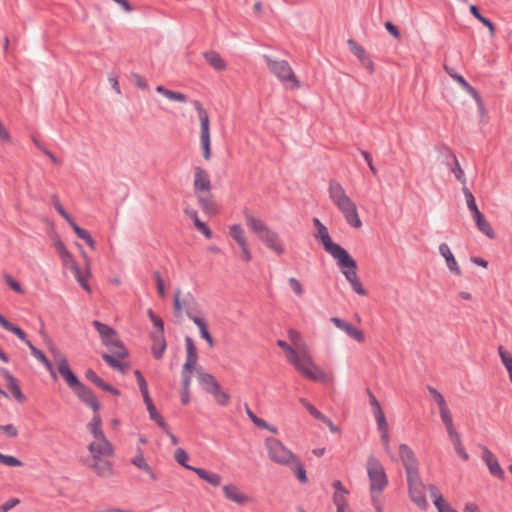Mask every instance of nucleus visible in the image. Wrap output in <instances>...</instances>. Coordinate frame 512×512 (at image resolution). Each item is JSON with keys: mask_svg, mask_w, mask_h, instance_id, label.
<instances>
[{"mask_svg": "<svg viewBox=\"0 0 512 512\" xmlns=\"http://www.w3.org/2000/svg\"><path fill=\"white\" fill-rule=\"evenodd\" d=\"M342 272L347 279V281L350 283L352 290L357 293L358 295L365 296L367 294L366 289L363 287L360 279L357 276L356 269H357V263L355 262V268H341Z\"/></svg>", "mask_w": 512, "mask_h": 512, "instance_id": "f3484780", "label": "nucleus"}, {"mask_svg": "<svg viewBox=\"0 0 512 512\" xmlns=\"http://www.w3.org/2000/svg\"><path fill=\"white\" fill-rule=\"evenodd\" d=\"M173 307L175 317L177 318L182 317L183 310L192 321L193 318H200L198 315H196L200 312V305L190 292L184 295L183 299H181L180 289L176 290L173 296Z\"/></svg>", "mask_w": 512, "mask_h": 512, "instance_id": "0eeeda50", "label": "nucleus"}, {"mask_svg": "<svg viewBox=\"0 0 512 512\" xmlns=\"http://www.w3.org/2000/svg\"><path fill=\"white\" fill-rule=\"evenodd\" d=\"M245 410H246V413L248 415V417L250 418V420L256 425L258 426L259 428H268V423L262 419V418H259L257 417L253 412L252 410L250 409V407L248 406V404H245Z\"/></svg>", "mask_w": 512, "mask_h": 512, "instance_id": "e2e57ef3", "label": "nucleus"}, {"mask_svg": "<svg viewBox=\"0 0 512 512\" xmlns=\"http://www.w3.org/2000/svg\"><path fill=\"white\" fill-rule=\"evenodd\" d=\"M477 228L488 238L494 239L496 237L494 229L490 223L486 220L482 212H478L472 216Z\"/></svg>", "mask_w": 512, "mask_h": 512, "instance_id": "b1692460", "label": "nucleus"}, {"mask_svg": "<svg viewBox=\"0 0 512 512\" xmlns=\"http://www.w3.org/2000/svg\"><path fill=\"white\" fill-rule=\"evenodd\" d=\"M346 493H334L333 502L337 507L336 512H342L344 509H348V504L345 498Z\"/></svg>", "mask_w": 512, "mask_h": 512, "instance_id": "bf43d9fd", "label": "nucleus"}, {"mask_svg": "<svg viewBox=\"0 0 512 512\" xmlns=\"http://www.w3.org/2000/svg\"><path fill=\"white\" fill-rule=\"evenodd\" d=\"M185 214L193 220V223L195 225V227L204 234V236L207 238V239H210L212 237V231L211 229L206 225V223L202 222L199 218H198V214H197V211L194 210V209H190V208H186L184 210Z\"/></svg>", "mask_w": 512, "mask_h": 512, "instance_id": "a878e982", "label": "nucleus"}, {"mask_svg": "<svg viewBox=\"0 0 512 512\" xmlns=\"http://www.w3.org/2000/svg\"><path fill=\"white\" fill-rule=\"evenodd\" d=\"M313 225L316 228L315 239L319 240L324 250L337 260L340 268H355V260L346 249L332 241L328 228L317 218H313Z\"/></svg>", "mask_w": 512, "mask_h": 512, "instance_id": "f03ea898", "label": "nucleus"}, {"mask_svg": "<svg viewBox=\"0 0 512 512\" xmlns=\"http://www.w3.org/2000/svg\"><path fill=\"white\" fill-rule=\"evenodd\" d=\"M0 464L9 466V467H21L23 466V462L11 455H4L0 453Z\"/></svg>", "mask_w": 512, "mask_h": 512, "instance_id": "864d4df0", "label": "nucleus"}, {"mask_svg": "<svg viewBox=\"0 0 512 512\" xmlns=\"http://www.w3.org/2000/svg\"><path fill=\"white\" fill-rule=\"evenodd\" d=\"M349 49L358 58L361 64L369 70L370 73L374 71V64L366 50L353 39L347 41Z\"/></svg>", "mask_w": 512, "mask_h": 512, "instance_id": "2eb2a0df", "label": "nucleus"}, {"mask_svg": "<svg viewBox=\"0 0 512 512\" xmlns=\"http://www.w3.org/2000/svg\"><path fill=\"white\" fill-rule=\"evenodd\" d=\"M85 377L88 381L92 382L98 388L103 389L106 382L97 375V373L92 369H87L85 372Z\"/></svg>", "mask_w": 512, "mask_h": 512, "instance_id": "603ef678", "label": "nucleus"}, {"mask_svg": "<svg viewBox=\"0 0 512 512\" xmlns=\"http://www.w3.org/2000/svg\"><path fill=\"white\" fill-rule=\"evenodd\" d=\"M469 11L479 22H481L484 26H486L489 29L491 36H493L495 34V26H494L493 22L490 19L484 17L480 13V10L476 5H474V4L470 5Z\"/></svg>", "mask_w": 512, "mask_h": 512, "instance_id": "e433bc0d", "label": "nucleus"}, {"mask_svg": "<svg viewBox=\"0 0 512 512\" xmlns=\"http://www.w3.org/2000/svg\"><path fill=\"white\" fill-rule=\"evenodd\" d=\"M498 354L507 372L512 371V355L503 346L498 347Z\"/></svg>", "mask_w": 512, "mask_h": 512, "instance_id": "8fccbe9b", "label": "nucleus"}, {"mask_svg": "<svg viewBox=\"0 0 512 512\" xmlns=\"http://www.w3.org/2000/svg\"><path fill=\"white\" fill-rule=\"evenodd\" d=\"M55 249L65 263L70 262L72 264L73 261H75L73 255L67 250L65 244L61 240L55 242Z\"/></svg>", "mask_w": 512, "mask_h": 512, "instance_id": "49530a36", "label": "nucleus"}, {"mask_svg": "<svg viewBox=\"0 0 512 512\" xmlns=\"http://www.w3.org/2000/svg\"><path fill=\"white\" fill-rule=\"evenodd\" d=\"M448 437H449V440L451 441V443L454 446V450H455L456 454L463 461H468L469 460V454L466 452V450H465V448H464V446L462 444V441H461L459 433L457 431H454V432L448 434Z\"/></svg>", "mask_w": 512, "mask_h": 512, "instance_id": "c756f323", "label": "nucleus"}, {"mask_svg": "<svg viewBox=\"0 0 512 512\" xmlns=\"http://www.w3.org/2000/svg\"><path fill=\"white\" fill-rule=\"evenodd\" d=\"M374 417L377 422L378 430H383L385 427H388V423L382 408H377L373 411Z\"/></svg>", "mask_w": 512, "mask_h": 512, "instance_id": "680f3d73", "label": "nucleus"}, {"mask_svg": "<svg viewBox=\"0 0 512 512\" xmlns=\"http://www.w3.org/2000/svg\"><path fill=\"white\" fill-rule=\"evenodd\" d=\"M147 410L149 412L151 420L155 421L160 428H166L167 423L164 420V418L160 415V413L156 410L155 405L149 407Z\"/></svg>", "mask_w": 512, "mask_h": 512, "instance_id": "4d7b16f0", "label": "nucleus"}, {"mask_svg": "<svg viewBox=\"0 0 512 512\" xmlns=\"http://www.w3.org/2000/svg\"><path fill=\"white\" fill-rule=\"evenodd\" d=\"M197 374L199 384L208 394L213 393V391L220 385L212 374L204 372L202 368L197 369Z\"/></svg>", "mask_w": 512, "mask_h": 512, "instance_id": "412c9836", "label": "nucleus"}, {"mask_svg": "<svg viewBox=\"0 0 512 512\" xmlns=\"http://www.w3.org/2000/svg\"><path fill=\"white\" fill-rule=\"evenodd\" d=\"M73 392L80 399V401L89 406L93 412L100 410L101 405L96 395L89 387L82 383L77 387V389H74Z\"/></svg>", "mask_w": 512, "mask_h": 512, "instance_id": "ddd939ff", "label": "nucleus"}, {"mask_svg": "<svg viewBox=\"0 0 512 512\" xmlns=\"http://www.w3.org/2000/svg\"><path fill=\"white\" fill-rule=\"evenodd\" d=\"M110 350L109 353H103L102 359L113 369L125 373L128 369V365L126 363H122L120 360L125 359L129 356V352L127 348L125 347L122 340L118 339L114 341V343L111 345V348H108Z\"/></svg>", "mask_w": 512, "mask_h": 512, "instance_id": "1a4fd4ad", "label": "nucleus"}, {"mask_svg": "<svg viewBox=\"0 0 512 512\" xmlns=\"http://www.w3.org/2000/svg\"><path fill=\"white\" fill-rule=\"evenodd\" d=\"M3 328L14 335H16L21 341H23L28 347L31 346L32 342L27 338L26 333L16 324L7 321Z\"/></svg>", "mask_w": 512, "mask_h": 512, "instance_id": "a19ab883", "label": "nucleus"}, {"mask_svg": "<svg viewBox=\"0 0 512 512\" xmlns=\"http://www.w3.org/2000/svg\"><path fill=\"white\" fill-rule=\"evenodd\" d=\"M191 471L195 472L199 478L202 480L208 482L214 487H217L221 484V477L220 475L207 471L203 468H190Z\"/></svg>", "mask_w": 512, "mask_h": 512, "instance_id": "cd10ccee", "label": "nucleus"}, {"mask_svg": "<svg viewBox=\"0 0 512 512\" xmlns=\"http://www.w3.org/2000/svg\"><path fill=\"white\" fill-rule=\"evenodd\" d=\"M367 474L370 481V492L375 503V493H382L388 485V478L383 465L374 455H370L367 459Z\"/></svg>", "mask_w": 512, "mask_h": 512, "instance_id": "423d86ee", "label": "nucleus"}, {"mask_svg": "<svg viewBox=\"0 0 512 512\" xmlns=\"http://www.w3.org/2000/svg\"><path fill=\"white\" fill-rule=\"evenodd\" d=\"M94 461L95 463L93 464V468L99 476L109 477L113 474V468L110 461L101 458L94 459Z\"/></svg>", "mask_w": 512, "mask_h": 512, "instance_id": "2f4dec72", "label": "nucleus"}, {"mask_svg": "<svg viewBox=\"0 0 512 512\" xmlns=\"http://www.w3.org/2000/svg\"><path fill=\"white\" fill-rule=\"evenodd\" d=\"M210 395H212L214 400L222 407H225L229 404L230 396L228 393L221 389L220 385L216 390L213 391V393H210Z\"/></svg>", "mask_w": 512, "mask_h": 512, "instance_id": "de8ad7c7", "label": "nucleus"}, {"mask_svg": "<svg viewBox=\"0 0 512 512\" xmlns=\"http://www.w3.org/2000/svg\"><path fill=\"white\" fill-rule=\"evenodd\" d=\"M265 446L270 460L275 463L287 466L290 465L291 461L296 457L280 440L274 437L267 438Z\"/></svg>", "mask_w": 512, "mask_h": 512, "instance_id": "9d476101", "label": "nucleus"}, {"mask_svg": "<svg viewBox=\"0 0 512 512\" xmlns=\"http://www.w3.org/2000/svg\"><path fill=\"white\" fill-rule=\"evenodd\" d=\"M196 194H197L198 203H199L200 207L202 208V210L206 214L212 215V214L216 213V205L213 200L211 191L204 192V193H196Z\"/></svg>", "mask_w": 512, "mask_h": 512, "instance_id": "5701e85b", "label": "nucleus"}, {"mask_svg": "<svg viewBox=\"0 0 512 512\" xmlns=\"http://www.w3.org/2000/svg\"><path fill=\"white\" fill-rule=\"evenodd\" d=\"M29 349L31 351V354L39 361L41 362L45 368L49 371L51 377L53 379H56L57 378V374L54 370V367H53V364L52 362L47 358V356L45 355V353L38 349L37 347H35L33 344H31V346H29Z\"/></svg>", "mask_w": 512, "mask_h": 512, "instance_id": "393cba45", "label": "nucleus"}, {"mask_svg": "<svg viewBox=\"0 0 512 512\" xmlns=\"http://www.w3.org/2000/svg\"><path fill=\"white\" fill-rule=\"evenodd\" d=\"M439 411H440L441 420L446 427L447 434H450V433L456 431V429L454 428V425H453L452 415H451L448 407L446 406V407L440 409Z\"/></svg>", "mask_w": 512, "mask_h": 512, "instance_id": "a18cd8bd", "label": "nucleus"}, {"mask_svg": "<svg viewBox=\"0 0 512 512\" xmlns=\"http://www.w3.org/2000/svg\"><path fill=\"white\" fill-rule=\"evenodd\" d=\"M229 235L239 246H245L248 243L245 231L240 224L232 225L229 229Z\"/></svg>", "mask_w": 512, "mask_h": 512, "instance_id": "473e14b6", "label": "nucleus"}, {"mask_svg": "<svg viewBox=\"0 0 512 512\" xmlns=\"http://www.w3.org/2000/svg\"><path fill=\"white\" fill-rule=\"evenodd\" d=\"M204 58L216 71H223L226 69V63L218 52L206 51L204 53Z\"/></svg>", "mask_w": 512, "mask_h": 512, "instance_id": "c85d7f7f", "label": "nucleus"}, {"mask_svg": "<svg viewBox=\"0 0 512 512\" xmlns=\"http://www.w3.org/2000/svg\"><path fill=\"white\" fill-rule=\"evenodd\" d=\"M193 322L199 328L200 336L207 342L210 347H213L214 340L208 330L205 320L203 318H193Z\"/></svg>", "mask_w": 512, "mask_h": 512, "instance_id": "c9c22d12", "label": "nucleus"}, {"mask_svg": "<svg viewBox=\"0 0 512 512\" xmlns=\"http://www.w3.org/2000/svg\"><path fill=\"white\" fill-rule=\"evenodd\" d=\"M53 201H54V207L57 210V212L68 222V224L71 226L75 221L73 218L67 213V211L63 208L61 203L58 200L57 195H53Z\"/></svg>", "mask_w": 512, "mask_h": 512, "instance_id": "6e6d98bb", "label": "nucleus"}, {"mask_svg": "<svg viewBox=\"0 0 512 512\" xmlns=\"http://www.w3.org/2000/svg\"><path fill=\"white\" fill-rule=\"evenodd\" d=\"M436 509L438 512H457L446 500L440 499L436 503Z\"/></svg>", "mask_w": 512, "mask_h": 512, "instance_id": "774afa93", "label": "nucleus"}, {"mask_svg": "<svg viewBox=\"0 0 512 512\" xmlns=\"http://www.w3.org/2000/svg\"><path fill=\"white\" fill-rule=\"evenodd\" d=\"M345 333L349 337L353 338L354 340H356L359 343H362V342L365 341L364 333L360 329H358L355 326H353L352 324H349V326L347 327Z\"/></svg>", "mask_w": 512, "mask_h": 512, "instance_id": "5fc2aeb1", "label": "nucleus"}, {"mask_svg": "<svg viewBox=\"0 0 512 512\" xmlns=\"http://www.w3.org/2000/svg\"><path fill=\"white\" fill-rule=\"evenodd\" d=\"M96 442L89 444L88 449L93 455V459L100 458L101 455L110 456L113 454V447L107 440L106 436L104 439H95Z\"/></svg>", "mask_w": 512, "mask_h": 512, "instance_id": "dca6fc26", "label": "nucleus"}, {"mask_svg": "<svg viewBox=\"0 0 512 512\" xmlns=\"http://www.w3.org/2000/svg\"><path fill=\"white\" fill-rule=\"evenodd\" d=\"M7 388L19 403L26 401V396L22 393L16 378L7 383Z\"/></svg>", "mask_w": 512, "mask_h": 512, "instance_id": "c03bdc74", "label": "nucleus"}, {"mask_svg": "<svg viewBox=\"0 0 512 512\" xmlns=\"http://www.w3.org/2000/svg\"><path fill=\"white\" fill-rule=\"evenodd\" d=\"M147 314L153 325L157 328L156 332H161L164 334V322L161 317L158 316L152 309H149Z\"/></svg>", "mask_w": 512, "mask_h": 512, "instance_id": "13d9d810", "label": "nucleus"}, {"mask_svg": "<svg viewBox=\"0 0 512 512\" xmlns=\"http://www.w3.org/2000/svg\"><path fill=\"white\" fill-rule=\"evenodd\" d=\"M399 456L405 468L408 489H426L419 473V462L412 449L406 445L399 446Z\"/></svg>", "mask_w": 512, "mask_h": 512, "instance_id": "39448f33", "label": "nucleus"}, {"mask_svg": "<svg viewBox=\"0 0 512 512\" xmlns=\"http://www.w3.org/2000/svg\"><path fill=\"white\" fill-rule=\"evenodd\" d=\"M445 69L448 74L463 88V90H465L476 101L477 105L481 107L482 98L479 92L472 85H470L462 75L458 73H452L447 66H445Z\"/></svg>", "mask_w": 512, "mask_h": 512, "instance_id": "a211bd4d", "label": "nucleus"}, {"mask_svg": "<svg viewBox=\"0 0 512 512\" xmlns=\"http://www.w3.org/2000/svg\"><path fill=\"white\" fill-rule=\"evenodd\" d=\"M288 466L291 468L299 482L306 483L308 481L306 470L297 457H295Z\"/></svg>", "mask_w": 512, "mask_h": 512, "instance_id": "58836bf2", "label": "nucleus"}, {"mask_svg": "<svg viewBox=\"0 0 512 512\" xmlns=\"http://www.w3.org/2000/svg\"><path fill=\"white\" fill-rule=\"evenodd\" d=\"M462 190H463V193L466 198L467 207L470 210L472 216L478 212H481L476 205L475 198H474L473 194L471 193V191L467 187H463Z\"/></svg>", "mask_w": 512, "mask_h": 512, "instance_id": "09e8293b", "label": "nucleus"}, {"mask_svg": "<svg viewBox=\"0 0 512 512\" xmlns=\"http://www.w3.org/2000/svg\"><path fill=\"white\" fill-rule=\"evenodd\" d=\"M193 106L200 121V128H209V116L202 104L198 100H195L193 101Z\"/></svg>", "mask_w": 512, "mask_h": 512, "instance_id": "37998d69", "label": "nucleus"}, {"mask_svg": "<svg viewBox=\"0 0 512 512\" xmlns=\"http://www.w3.org/2000/svg\"><path fill=\"white\" fill-rule=\"evenodd\" d=\"M200 141L203 151V157L205 160H209L211 157L210 130H201Z\"/></svg>", "mask_w": 512, "mask_h": 512, "instance_id": "79ce46f5", "label": "nucleus"}, {"mask_svg": "<svg viewBox=\"0 0 512 512\" xmlns=\"http://www.w3.org/2000/svg\"><path fill=\"white\" fill-rule=\"evenodd\" d=\"M54 352L55 360L58 364V372L65 380L66 384L72 390L77 389V387L82 384L76 374L70 368L69 362L65 356H63L60 352Z\"/></svg>", "mask_w": 512, "mask_h": 512, "instance_id": "9b49d317", "label": "nucleus"}, {"mask_svg": "<svg viewBox=\"0 0 512 512\" xmlns=\"http://www.w3.org/2000/svg\"><path fill=\"white\" fill-rule=\"evenodd\" d=\"M264 60L270 71L283 83L292 82V88H299L300 82L296 78L291 66L286 60H273L271 57L264 55Z\"/></svg>", "mask_w": 512, "mask_h": 512, "instance_id": "6e6552de", "label": "nucleus"}, {"mask_svg": "<svg viewBox=\"0 0 512 512\" xmlns=\"http://www.w3.org/2000/svg\"><path fill=\"white\" fill-rule=\"evenodd\" d=\"M481 450H482L481 458L487 465L489 472L494 477H496L500 480H504L505 473H504L503 469L501 468L496 456L486 446H481Z\"/></svg>", "mask_w": 512, "mask_h": 512, "instance_id": "f8f14e48", "label": "nucleus"}, {"mask_svg": "<svg viewBox=\"0 0 512 512\" xmlns=\"http://www.w3.org/2000/svg\"><path fill=\"white\" fill-rule=\"evenodd\" d=\"M150 338L153 342L151 347L152 355L155 359H161L167 347L164 334L161 332H152Z\"/></svg>", "mask_w": 512, "mask_h": 512, "instance_id": "6ab92c4d", "label": "nucleus"}, {"mask_svg": "<svg viewBox=\"0 0 512 512\" xmlns=\"http://www.w3.org/2000/svg\"><path fill=\"white\" fill-rule=\"evenodd\" d=\"M439 252L445 258L447 267L450 270V272L457 276L461 275V273H462L461 269H460L454 255L452 254L449 246L446 243L440 244Z\"/></svg>", "mask_w": 512, "mask_h": 512, "instance_id": "4be33fe9", "label": "nucleus"}, {"mask_svg": "<svg viewBox=\"0 0 512 512\" xmlns=\"http://www.w3.org/2000/svg\"><path fill=\"white\" fill-rule=\"evenodd\" d=\"M70 269L74 275V277L76 278L77 282L80 284V286L87 292H91V288L87 282V276L90 275V272L88 271L87 272V275L85 276L83 273H82V270L80 268V266L78 265V263L76 261H73V263L70 265Z\"/></svg>", "mask_w": 512, "mask_h": 512, "instance_id": "7c9ffc66", "label": "nucleus"}, {"mask_svg": "<svg viewBox=\"0 0 512 512\" xmlns=\"http://www.w3.org/2000/svg\"><path fill=\"white\" fill-rule=\"evenodd\" d=\"M194 191L195 193H204L211 191V182L205 169L200 166L194 168Z\"/></svg>", "mask_w": 512, "mask_h": 512, "instance_id": "4468645a", "label": "nucleus"}, {"mask_svg": "<svg viewBox=\"0 0 512 512\" xmlns=\"http://www.w3.org/2000/svg\"><path fill=\"white\" fill-rule=\"evenodd\" d=\"M425 491L426 489H408L411 501L414 502L420 509H425L428 504Z\"/></svg>", "mask_w": 512, "mask_h": 512, "instance_id": "72a5a7b5", "label": "nucleus"}, {"mask_svg": "<svg viewBox=\"0 0 512 512\" xmlns=\"http://www.w3.org/2000/svg\"><path fill=\"white\" fill-rule=\"evenodd\" d=\"M277 345L284 350L288 361L304 377L312 381H322L325 379V373L313 362L305 344L302 345L303 349L300 350L299 354L284 340H277Z\"/></svg>", "mask_w": 512, "mask_h": 512, "instance_id": "f257e3e1", "label": "nucleus"}, {"mask_svg": "<svg viewBox=\"0 0 512 512\" xmlns=\"http://www.w3.org/2000/svg\"><path fill=\"white\" fill-rule=\"evenodd\" d=\"M288 337H289L290 341L299 349V351L301 349H303L302 345L304 343H302V336L298 331H296L294 329H290L288 331Z\"/></svg>", "mask_w": 512, "mask_h": 512, "instance_id": "69168bd1", "label": "nucleus"}, {"mask_svg": "<svg viewBox=\"0 0 512 512\" xmlns=\"http://www.w3.org/2000/svg\"><path fill=\"white\" fill-rule=\"evenodd\" d=\"M427 390L429 391L430 395L433 397V399L437 403L439 410L447 406L443 395L438 390H436L432 386H427Z\"/></svg>", "mask_w": 512, "mask_h": 512, "instance_id": "052dcab7", "label": "nucleus"}, {"mask_svg": "<svg viewBox=\"0 0 512 512\" xmlns=\"http://www.w3.org/2000/svg\"><path fill=\"white\" fill-rule=\"evenodd\" d=\"M174 459L175 461L180 464L181 466L185 467L186 469H189L190 468H193L192 466H189L187 464V461L189 459V455L187 454V452L182 449V448H178L176 449L175 453H174Z\"/></svg>", "mask_w": 512, "mask_h": 512, "instance_id": "3c124183", "label": "nucleus"}, {"mask_svg": "<svg viewBox=\"0 0 512 512\" xmlns=\"http://www.w3.org/2000/svg\"><path fill=\"white\" fill-rule=\"evenodd\" d=\"M4 280L6 282V284L15 292L17 293H20V294H23L24 293V290L22 289V286L21 284L16 281L11 275L9 274H5L4 275Z\"/></svg>", "mask_w": 512, "mask_h": 512, "instance_id": "0e129e2a", "label": "nucleus"}, {"mask_svg": "<svg viewBox=\"0 0 512 512\" xmlns=\"http://www.w3.org/2000/svg\"><path fill=\"white\" fill-rule=\"evenodd\" d=\"M71 228L77 237L84 240L91 249L95 248V241L86 229L80 227L76 222L71 225Z\"/></svg>", "mask_w": 512, "mask_h": 512, "instance_id": "ea45409f", "label": "nucleus"}, {"mask_svg": "<svg viewBox=\"0 0 512 512\" xmlns=\"http://www.w3.org/2000/svg\"><path fill=\"white\" fill-rule=\"evenodd\" d=\"M224 496L237 503L238 505H245L249 501V497L242 493L237 486L228 484L223 486Z\"/></svg>", "mask_w": 512, "mask_h": 512, "instance_id": "aec40b11", "label": "nucleus"}, {"mask_svg": "<svg viewBox=\"0 0 512 512\" xmlns=\"http://www.w3.org/2000/svg\"><path fill=\"white\" fill-rule=\"evenodd\" d=\"M92 325L96 329V331L99 333L101 341H105L108 339V337H113L116 335V330L110 327L107 324H104L98 320H94L92 322Z\"/></svg>", "mask_w": 512, "mask_h": 512, "instance_id": "4c0bfd02", "label": "nucleus"}, {"mask_svg": "<svg viewBox=\"0 0 512 512\" xmlns=\"http://www.w3.org/2000/svg\"><path fill=\"white\" fill-rule=\"evenodd\" d=\"M132 464L138 467L139 469L145 471H150V466L146 462L144 456L140 453L132 459Z\"/></svg>", "mask_w": 512, "mask_h": 512, "instance_id": "338daca9", "label": "nucleus"}, {"mask_svg": "<svg viewBox=\"0 0 512 512\" xmlns=\"http://www.w3.org/2000/svg\"><path fill=\"white\" fill-rule=\"evenodd\" d=\"M244 217L247 226L257 234L260 241L268 249L279 256L285 253V247L276 231L268 227L262 220L256 218L249 210L244 211Z\"/></svg>", "mask_w": 512, "mask_h": 512, "instance_id": "20e7f679", "label": "nucleus"}, {"mask_svg": "<svg viewBox=\"0 0 512 512\" xmlns=\"http://www.w3.org/2000/svg\"><path fill=\"white\" fill-rule=\"evenodd\" d=\"M102 419L99 411L94 412L92 420L88 423L87 428L95 439H104L105 435L101 429Z\"/></svg>", "mask_w": 512, "mask_h": 512, "instance_id": "bb28decb", "label": "nucleus"}, {"mask_svg": "<svg viewBox=\"0 0 512 512\" xmlns=\"http://www.w3.org/2000/svg\"><path fill=\"white\" fill-rule=\"evenodd\" d=\"M329 197L343 213L350 226L354 228L362 226L355 203L347 196L343 186L336 179H331L329 182Z\"/></svg>", "mask_w": 512, "mask_h": 512, "instance_id": "7ed1b4c3", "label": "nucleus"}, {"mask_svg": "<svg viewBox=\"0 0 512 512\" xmlns=\"http://www.w3.org/2000/svg\"><path fill=\"white\" fill-rule=\"evenodd\" d=\"M446 165L450 167L451 172L455 175V178L460 181L462 184L466 183V177L463 169L460 166V163L456 157V155H452V160L446 161Z\"/></svg>", "mask_w": 512, "mask_h": 512, "instance_id": "f704fd0d", "label": "nucleus"}]
</instances>
